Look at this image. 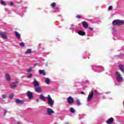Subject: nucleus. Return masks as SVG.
Instances as JSON below:
<instances>
[{
  "instance_id": "nucleus-1",
  "label": "nucleus",
  "mask_w": 124,
  "mask_h": 124,
  "mask_svg": "<svg viewBox=\"0 0 124 124\" xmlns=\"http://www.w3.org/2000/svg\"><path fill=\"white\" fill-rule=\"evenodd\" d=\"M99 94V93H98V92H97L96 90H94L93 91H92L89 93L88 97H87V102H91V101H92V100L93 97V95L95 96V97H97V96H98Z\"/></svg>"
},
{
  "instance_id": "nucleus-2",
  "label": "nucleus",
  "mask_w": 124,
  "mask_h": 124,
  "mask_svg": "<svg viewBox=\"0 0 124 124\" xmlns=\"http://www.w3.org/2000/svg\"><path fill=\"white\" fill-rule=\"evenodd\" d=\"M115 77L117 83H123L124 81V77L119 72H116L115 74Z\"/></svg>"
},
{
  "instance_id": "nucleus-3",
  "label": "nucleus",
  "mask_w": 124,
  "mask_h": 124,
  "mask_svg": "<svg viewBox=\"0 0 124 124\" xmlns=\"http://www.w3.org/2000/svg\"><path fill=\"white\" fill-rule=\"evenodd\" d=\"M124 24V21L123 20L116 19L112 22L113 26H123Z\"/></svg>"
},
{
  "instance_id": "nucleus-4",
  "label": "nucleus",
  "mask_w": 124,
  "mask_h": 124,
  "mask_svg": "<svg viewBox=\"0 0 124 124\" xmlns=\"http://www.w3.org/2000/svg\"><path fill=\"white\" fill-rule=\"evenodd\" d=\"M47 99V103L48 105L50 107L53 106L54 105V100L52 99L51 96L50 95H48V96L46 97Z\"/></svg>"
},
{
  "instance_id": "nucleus-5",
  "label": "nucleus",
  "mask_w": 124,
  "mask_h": 124,
  "mask_svg": "<svg viewBox=\"0 0 124 124\" xmlns=\"http://www.w3.org/2000/svg\"><path fill=\"white\" fill-rule=\"evenodd\" d=\"M8 33L6 31H0V35L1 37V38H3V39H8V37H7Z\"/></svg>"
},
{
  "instance_id": "nucleus-6",
  "label": "nucleus",
  "mask_w": 124,
  "mask_h": 124,
  "mask_svg": "<svg viewBox=\"0 0 124 124\" xmlns=\"http://www.w3.org/2000/svg\"><path fill=\"white\" fill-rule=\"evenodd\" d=\"M18 82L16 81V82H12L10 84V87L11 89H15L16 88H17L18 87Z\"/></svg>"
},
{
  "instance_id": "nucleus-7",
  "label": "nucleus",
  "mask_w": 124,
  "mask_h": 124,
  "mask_svg": "<svg viewBox=\"0 0 124 124\" xmlns=\"http://www.w3.org/2000/svg\"><path fill=\"white\" fill-rule=\"evenodd\" d=\"M67 101L69 104H73L74 103V99L70 96L67 98Z\"/></svg>"
},
{
  "instance_id": "nucleus-8",
  "label": "nucleus",
  "mask_w": 124,
  "mask_h": 124,
  "mask_svg": "<svg viewBox=\"0 0 124 124\" xmlns=\"http://www.w3.org/2000/svg\"><path fill=\"white\" fill-rule=\"evenodd\" d=\"M46 113L48 116H51L52 114H54V112L53 111V109H52V108H47Z\"/></svg>"
},
{
  "instance_id": "nucleus-9",
  "label": "nucleus",
  "mask_w": 124,
  "mask_h": 124,
  "mask_svg": "<svg viewBox=\"0 0 124 124\" xmlns=\"http://www.w3.org/2000/svg\"><path fill=\"white\" fill-rule=\"evenodd\" d=\"M34 90L36 93H42V89H41V87L40 86H37V87L34 88Z\"/></svg>"
},
{
  "instance_id": "nucleus-10",
  "label": "nucleus",
  "mask_w": 124,
  "mask_h": 124,
  "mask_svg": "<svg viewBox=\"0 0 124 124\" xmlns=\"http://www.w3.org/2000/svg\"><path fill=\"white\" fill-rule=\"evenodd\" d=\"M33 84L34 85V88H36L37 87H39V82L36 80V79H34V81L33 82Z\"/></svg>"
},
{
  "instance_id": "nucleus-11",
  "label": "nucleus",
  "mask_w": 124,
  "mask_h": 124,
  "mask_svg": "<svg viewBox=\"0 0 124 124\" xmlns=\"http://www.w3.org/2000/svg\"><path fill=\"white\" fill-rule=\"evenodd\" d=\"M27 94L29 99H31V98H32V93L31 92V91H27Z\"/></svg>"
},
{
  "instance_id": "nucleus-12",
  "label": "nucleus",
  "mask_w": 124,
  "mask_h": 124,
  "mask_svg": "<svg viewBox=\"0 0 124 124\" xmlns=\"http://www.w3.org/2000/svg\"><path fill=\"white\" fill-rule=\"evenodd\" d=\"M113 122H114V118H113V117H111L106 121V123L108 124H113Z\"/></svg>"
},
{
  "instance_id": "nucleus-13",
  "label": "nucleus",
  "mask_w": 124,
  "mask_h": 124,
  "mask_svg": "<svg viewBox=\"0 0 124 124\" xmlns=\"http://www.w3.org/2000/svg\"><path fill=\"white\" fill-rule=\"evenodd\" d=\"M15 33L16 38H17L18 40H20V39H21V34L16 31H15Z\"/></svg>"
},
{
  "instance_id": "nucleus-14",
  "label": "nucleus",
  "mask_w": 124,
  "mask_h": 124,
  "mask_svg": "<svg viewBox=\"0 0 124 124\" xmlns=\"http://www.w3.org/2000/svg\"><path fill=\"white\" fill-rule=\"evenodd\" d=\"M5 78L7 80V81H8V82H10V81H11V78L10 77V75L8 74H5Z\"/></svg>"
},
{
  "instance_id": "nucleus-15",
  "label": "nucleus",
  "mask_w": 124,
  "mask_h": 124,
  "mask_svg": "<svg viewBox=\"0 0 124 124\" xmlns=\"http://www.w3.org/2000/svg\"><path fill=\"white\" fill-rule=\"evenodd\" d=\"M119 68L120 70L123 72V73H124V65L122 64H120L119 65Z\"/></svg>"
},
{
  "instance_id": "nucleus-16",
  "label": "nucleus",
  "mask_w": 124,
  "mask_h": 124,
  "mask_svg": "<svg viewBox=\"0 0 124 124\" xmlns=\"http://www.w3.org/2000/svg\"><path fill=\"white\" fill-rule=\"evenodd\" d=\"M76 26L72 24L71 25V28H70V30H72V32H74V31H75V30H76Z\"/></svg>"
},
{
  "instance_id": "nucleus-17",
  "label": "nucleus",
  "mask_w": 124,
  "mask_h": 124,
  "mask_svg": "<svg viewBox=\"0 0 124 124\" xmlns=\"http://www.w3.org/2000/svg\"><path fill=\"white\" fill-rule=\"evenodd\" d=\"M39 97L40 99H41V100H43V101H46V98L45 97V96H44V95H43V94H40Z\"/></svg>"
},
{
  "instance_id": "nucleus-18",
  "label": "nucleus",
  "mask_w": 124,
  "mask_h": 124,
  "mask_svg": "<svg viewBox=\"0 0 124 124\" xmlns=\"http://www.w3.org/2000/svg\"><path fill=\"white\" fill-rule=\"evenodd\" d=\"M78 34H79V35H81L82 36H83L86 34V32L82 31H79L78 32Z\"/></svg>"
},
{
  "instance_id": "nucleus-19",
  "label": "nucleus",
  "mask_w": 124,
  "mask_h": 124,
  "mask_svg": "<svg viewBox=\"0 0 124 124\" xmlns=\"http://www.w3.org/2000/svg\"><path fill=\"white\" fill-rule=\"evenodd\" d=\"M16 103H17L18 104H23V103H24V101L23 100H20L19 99H17L16 100Z\"/></svg>"
},
{
  "instance_id": "nucleus-20",
  "label": "nucleus",
  "mask_w": 124,
  "mask_h": 124,
  "mask_svg": "<svg viewBox=\"0 0 124 124\" xmlns=\"http://www.w3.org/2000/svg\"><path fill=\"white\" fill-rule=\"evenodd\" d=\"M24 54H26V55H28V54H31V48L28 49L25 52Z\"/></svg>"
},
{
  "instance_id": "nucleus-21",
  "label": "nucleus",
  "mask_w": 124,
  "mask_h": 124,
  "mask_svg": "<svg viewBox=\"0 0 124 124\" xmlns=\"http://www.w3.org/2000/svg\"><path fill=\"white\" fill-rule=\"evenodd\" d=\"M39 74H43V75H46V73L45 72V71H44V70H39Z\"/></svg>"
},
{
  "instance_id": "nucleus-22",
  "label": "nucleus",
  "mask_w": 124,
  "mask_h": 124,
  "mask_svg": "<svg viewBox=\"0 0 124 124\" xmlns=\"http://www.w3.org/2000/svg\"><path fill=\"white\" fill-rule=\"evenodd\" d=\"M82 25L83 28H85V29L88 27V23H87L86 22H82Z\"/></svg>"
},
{
  "instance_id": "nucleus-23",
  "label": "nucleus",
  "mask_w": 124,
  "mask_h": 124,
  "mask_svg": "<svg viewBox=\"0 0 124 124\" xmlns=\"http://www.w3.org/2000/svg\"><path fill=\"white\" fill-rule=\"evenodd\" d=\"M33 69V67H30L28 69H27V72L28 73H31V71H32V69Z\"/></svg>"
},
{
  "instance_id": "nucleus-24",
  "label": "nucleus",
  "mask_w": 124,
  "mask_h": 124,
  "mask_svg": "<svg viewBox=\"0 0 124 124\" xmlns=\"http://www.w3.org/2000/svg\"><path fill=\"white\" fill-rule=\"evenodd\" d=\"M76 103L78 106H80L81 105V101H80L79 99H77L76 100Z\"/></svg>"
},
{
  "instance_id": "nucleus-25",
  "label": "nucleus",
  "mask_w": 124,
  "mask_h": 124,
  "mask_svg": "<svg viewBox=\"0 0 124 124\" xmlns=\"http://www.w3.org/2000/svg\"><path fill=\"white\" fill-rule=\"evenodd\" d=\"M45 82L46 84H50V79L48 78H45Z\"/></svg>"
},
{
  "instance_id": "nucleus-26",
  "label": "nucleus",
  "mask_w": 124,
  "mask_h": 124,
  "mask_svg": "<svg viewBox=\"0 0 124 124\" xmlns=\"http://www.w3.org/2000/svg\"><path fill=\"white\" fill-rule=\"evenodd\" d=\"M70 111L71 113H74L76 112V111L73 108H71L70 109Z\"/></svg>"
},
{
  "instance_id": "nucleus-27",
  "label": "nucleus",
  "mask_w": 124,
  "mask_h": 124,
  "mask_svg": "<svg viewBox=\"0 0 124 124\" xmlns=\"http://www.w3.org/2000/svg\"><path fill=\"white\" fill-rule=\"evenodd\" d=\"M16 12V13L17 14H18V15H20V16H23V15H24V14L23 13H22V12Z\"/></svg>"
},
{
  "instance_id": "nucleus-28",
  "label": "nucleus",
  "mask_w": 124,
  "mask_h": 124,
  "mask_svg": "<svg viewBox=\"0 0 124 124\" xmlns=\"http://www.w3.org/2000/svg\"><path fill=\"white\" fill-rule=\"evenodd\" d=\"M1 4L2 5H4V6H5V5H6V3H5V2H4V1L1 0Z\"/></svg>"
},
{
  "instance_id": "nucleus-29",
  "label": "nucleus",
  "mask_w": 124,
  "mask_h": 124,
  "mask_svg": "<svg viewBox=\"0 0 124 124\" xmlns=\"http://www.w3.org/2000/svg\"><path fill=\"white\" fill-rule=\"evenodd\" d=\"M56 2H53L51 4V6H52L53 8H55V6H56Z\"/></svg>"
},
{
  "instance_id": "nucleus-30",
  "label": "nucleus",
  "mask_w": 124,
  "mask_h": 124,
  "mask_svg": "<svg viewBox=\"0 0 124 124\" xmlns=\"http://www.w3.org/2000/svg\"><path fill=\"white\" fill-rule=\"evenodd\" d=\"M19 46L21 47H25V43H24L23 42H21L19 44Z\"/></svg>"
},
{
  "instance_id": "nucleus-31",
  "label": "nucleus",
  "mask_w": 124,
  "mask_h": 124,
  "mask_svg": "<svg viewBox=\"0 0 124 124\" xmlns=\"http://www.w3.org/2000/svg\"><path fill=\"white\" fill-rule=\"evenodd\" d=\"M27 77H28V78H31V77H32V74H29V75H28V76H27Z\"/></svg>"
},
{
  "instance_id": "nucleus-32",
  "label": "nucleus",
  "mask_w": 124,
  "mask_h": 124,
  "mask_svg": "<svg viewBox=\"0 0 124 124\" xmlns=\"http://www.w3.org/2000/svg\"><path fill=\"white\" fill-rule=\"evenodd\" d=\"M13 97H14V94H12L10 95V98L11 99H13Z\"/></svg>"
},
{
  "instance_id": "nucleus-33",
  "label": "nucleus",
  "mask_w": 124,
  "mask_h": 124,
  "mask_svg": "<svg viewBox=\"0 0 124 124\" xmlns=\"http://www.w3.org/2000/svg\"><path fill=\"white\" fill-rule=\"evenodd\" d=\"M2 98H3V99H5V98H6L7 96H6V94H3V95H2Z\"/></svg>"
},
{
  "instance_id": "nucleus-34",
  "label": "nucleus",
  "mask_w": 124,
  "mask_h": 124,
  "mask_svg": "<svg viewBox=\"0 0 124 124\" xmlns=\"http://www.w3.org/2000/svg\"><path fill=\"white\" fill-rule=\"evenodd\" d=\"M113 9V7H112V6H110L108 7V10H112Z\"/></svg>"
},
{
  "instance_id": "nucleus-35",
  "label": "nucleus",
  "mask_w": 124,
  "mask_h": 124,
  "mask_svg": "<svg viewBox=\"0 0 124 124\" xmlns=\"http://www.w3.org/2000/svg\"><path fill=\"white\" fill-rule=\"evenodd\" d=\"M27 8H28V7H23V8H22V10H23V11H25V9H27Z\"/></svg>"
},
{
  "instance_id": "nucleus-36",
  "label": "nucleus",
  "mask_w": 124,
  "mask_h": 124,
  "mask_svg": "<svg viewBox=\"0 0 124 124\" xmlns=\"http://www.w3.org/2000/svg\"><path fill=\"white\" fill-rule=\"evenodd\" d=\"M77 18L78 19H80V18H81V16H79V15H78V16H77Z\"/></svg>"
},
{
  "instance_id": "nucleus-37",
  "label": "nucleus",
  "mask_w": 124,
  "mask_h": 124,
  "mask_svg": "<svg viewBox=\"0 0 124 124\" xmlns=\"http://www.w3.org/2000/svg\"><path fill=\"white\" fill-rule=\"evenodd\" d=\"M11 5H13V4H14V3H13V2H11L10 3Z\"/></svg>"
},
{
  "instance_id": "nucleus-38",
  "label": "nucleus",
  "mask_w": 124,
  "mask_h": 124,
  "mask_svg": "<svg viewBox=\"0 0 124 124\" xmlns=\"http://www.w3.org/2000/svg\"><path fill=\"white\" fill-rule=\"evenodd\" d=\"M90 30L91 31H93V28L90 27Z\"/></svg>"
},
{
  "instance_id": "nucleus-39",
  "label": "nucleus",
  "mask_w": 124,
  "mask_h": 124,
  "mask_svg": "<svg viewBox=\"0 0 124 124\" xmlns=\"http://www.w3.org/2000/svg\"><path fill=\"white\" fill-rule=\"evenodd\" d=\"M6 113H7V110H5V112H4V115H5V114H6Z\"/></svg>"
},
{
  "instance_id": "nucleus-40",
  "label": "nucleus",
  "mask_w": 124,
  "mask_h": 124,
  "mask_svg": "<svg viewBox=\"0 0 124 124\" xmlns=\"http://www.w3.org/2000/svg\"><path fill=\"white\" fill-rule=\"evenodd\" d=\"M81 94H84L85 93L84 92H81Z\"/></svg>"
},
{
  "instance_id": "nucleus-41",
  "label": "nucleus",
  "mask_w": 124,
  "mask_h": 124,
  "mask_svg": "<svg viewBox=\"0 0 124 124\" xmlns=\"http://www.w3.org/2000/svg\"><path fill=\"white\" fill-rule=\"evenodd\" d=\"M36 101L37 102H39V99H37V100H36Z\"/></svg>"
},
{
  "instance_id": "nucleus-42",
  "label": "nucleus",
  "mask_w": 124,
  "mask_h": 124,
  "mask_svg": "<svg viewBox=\"0 0 124 124\" xmlns=\"http://www.w3.org/2000/svg\"><path fill=\"white\" fill-rule=\"evenodd\" d=\"M65 124H69V123L68 122H66Z\"/></svg>"
},
{
  "instance_id": "nucleus-43",
  "label": "nucleus",
  "mask_w": 124,
  "mask_h": 124,
  "mask_svg": "<svg viewBox=\"0 0 124 124\" xmlns=\"http://www.w3.org/2000/svg\"><path fill=\"white\" fill-rule=\"evenodd\" d=\"M37 64H35L34 65V66H36V65H37Z\"/></svg>"
},
{
  "instance_id": "nucleus-44",
  "label": "nucleus",
  "mask_w": 124,
  "mask_h": 124,
  "mask_svg": "<svg viewBox=\"0 0 124 124\" xmlns=\"http://www.w3.org/2000/svg\"><path fill=\"white\" fill-rule=\"evenodd\" d=\"M17 124H21L20 122H18Z\"/></svg>"
},
{
  "instance_id": "nucleus-45",
  "label": "nucleus",
  "mask_w": 124,
  "mask_h": 124,
  "mask_svg": "<svg viewBox=\"0 0 124 124\" xmlns=\"http://www.w3.org/2000/svg\"><path fill=\"white\" fill-rule=\"evenodd\" d=\"M113 31H115V29H113Z\"/></svg>"
},
{
  "instance_id": "nucleus-46",
  "label": "nucleus",
  "mask_w": 124,
  "mask_h": 124,
  "mask_svg": "<svg viewBox=\"0 0 124 124\" xmlns=\"http://www.w3.org/2000/svg\"><path fill=\"white\" fill-rule=\"evenodd\" d=\"M79 120H80V119H81V118H79Z\"/></svg>"
}]
</instances>
